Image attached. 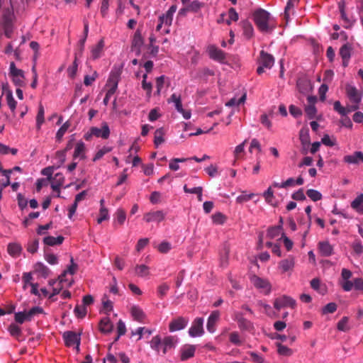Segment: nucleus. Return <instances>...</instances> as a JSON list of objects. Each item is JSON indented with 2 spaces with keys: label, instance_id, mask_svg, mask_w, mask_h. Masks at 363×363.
Returning a JSON list of instances; mask_svg holds the SVG:
<instances>
[{
  "label": "nucleus",
  "instance_id": "obj_3",
  "mask_svg": "<svg viewBox=\"0 0 363 363\" xmlns=\"http://www.w3.org/2000/svg\"><path fill=\"white\" fill-rule=\"evenodd\" d=\"M352 273L347 269H342L341 271L339 284L345 291H350L352 289L363 291V279L362 278H355L353 281L350 279Z\"/></svg>",
  "mask_w": 363,
  "mask_h": 363
},
{
  "label": "nucleus",
  "instance_id": "obj_60",
  "mask_svg": "<svg viewBox=\"0 0 363 363\" xmlns=\"http://www.w3.org/2000/svg\"><path fill=\"white\" fill-rule=\"evenodd\" d=\"M212 220L214 224L222 225L226 220V217L222 213L217 212L212 216Z\"/></svg>",
  "mask_w": 363,
  "mask_h": 363
},
{
  "label": "nucleus",
  "instance_id": "obj_45",
  "mask_svg": "<svg viewBox=\"0 0 363 363\" xmlns=\"http://www.w3.org/2000/svg\"><path fill=\"white\" fill-rule=\"evenodd\" d=\"M152 333V330L145 327H140L135 331L132 332V335H138V339H141L144 336L148 337Z\"/></svg>",
  "mask_w": 363,
  "mask_h": 363
},
{
  "label": "nucleus",
  "instance_id": "obj_15",
  "mask_svg": "<svg viewBox=\"0 0 363 363\" xmlns=\"http://www.w3.org/2000/svg\"><path fill=\"white\" fill-rule=\"evenodd\" d=\"M177 9V6L172 5L165 14H163L160 17V18L162 19V23H164V28L163 29V32L164 33H168L169 32V26L172 24L173 16L176 12Z\"/></svg>",
  "mask_w": 363,
  "mask_h": 363
},
{
  "label": "nucleus",
  "instance_id": "obj_43",
  "mask_svg": "<svg viewBox=\"0 0 363 363\" xmlns=\"http://www.w3.org/2000/svg\"><path fill=\"white\" fill-rule=\"evenodd\" d=\"M340 55L342 58V65L344 67L347 66L348 60L350 57V50L347 45H343L340 50Z\"/></svg>",
  "mask_w": 363,
  "mask_h": 363
},
{
  "label": "nucleus",
  "instance_id": "obj_10",
  "mask_svg": "<svg viewBox=\"0 0 363 363\" xmlns=\"http://www.w3.org/2000/svg\"><path fill=\"white\" fill-rule=\"evenodd\" d=\"M203 318H196L189 329V334L192 337H201L204 333L203 330Z\"/></svg>",
  "mask_w": 363,
  "mask_h": 363
},
{
  "label": "nucleus",
  "instance_id": "obj_5",
  "mask_svg": "<svg viewBox=\"0 0 363 363\" xmlns=\"http://www.w3.org/2000/svg\"><path fill=\"white\" fill-rule=\"evenodd\" d=\"M258 62L259 66L257 67V72L261 74L264 72V69L272 68L274 63V59L272 55L262 50L260 52Z\"/></svg>",
  "mask_w": 363,
  "mask_h": 363
},
{
  "label": "nucleus",
  "instance_id": "obj_23",
  "mask_svg": "<svg viewBox=\"0 0 363 363\" xmlns=\"http://www.w3.org/2000/svg\"><path fill=\"white\" fill-rule=\"evenodd\" d=\"M65 182L64 176L60 174H56L51 179V187L54 191H57L56 196H60V187L63 185Z\"/></svg>",
  "mask_w": 363,
  "mask_h": 363
},
{
  "label": "nucleus",
  "instance_id": "obj_58",
  "mask_svg": "<svg viewBox=\"0 0 363 363\" xmlns=\"http://www.w3.org/2000/svg\"><path fill=\"white\" fill-rule=\"evenodd\" d=\"M306 194L313 201H318L322 199L321 193L315 189H308L306 191Z\"/></svg>",
  "mask_w": 363,
  "mask_h": 363
},
{
  "label": "nucleus",
  "instance_id": "obj_27",
  "mask_svg": "<svg viewBox=\"0 0 363 363\" xmlns=\"http://www.w3.org/2000/svg\"><path fill=\"white\" fill-rule=\"evenodd\" d=\"M132 318L138 322L144 323L146 315L143 309L138 306H132L130 309Z\"/></svg>",
  "mask_w": 363,
  "mask_h": 363
},
{
  "label": "nucleus",
  "instance_id": "obj_14",
  "mask_svg": "<svg viewBox=\"0 0 363 363\" xmlns=\"http://www.w3.org/2000/svg\"><path fill=\"white\" fill-rule=\"evenodd\" d=\"M308 104L305 107V112L309 119H313L316 118L318 120H320L321 116L316 117L317 109L315 106V104L317 101L316 96H308L307 98Z\"/></svg>",
  "mask_w": 363,
  "mask_h": 363
},
{
  "label": "nucleus",
  "instance_id": "obj_33",
  "mask_svg": "<svg viewBox=\"0 0 363 363\" xmlns=\"http://www.w3.org/2000/svg\"><path fill=\"white\" fill-rule=\"evenodd\" d=\"M86 152V146L85 144L79 141L76 143L74 151L73 154V157L74 159L79 158L80 160L84 159L85 157Z\"/></svg>",
  "mask_w": 363,
  "mask_h": 363
},
{
  "label": "nucleus",
  "instance_id": "obj_16",
  "mask_svg": "<svg viewBox=\"0 0 363 363\" xmlns=\"http://www.w3.org/2000/svg\"><path fill=\"white\" fill-rule=\"evenodd\" d=\"M177 9V6L172 5L165 14H163L160 17V18L162 19V23H164V28L163 29V32L164 33H168L169 32V26L172 24L173 16L176 12Z\"/></svg>",
  "mask_w": 363,
  "mask_h": 363
},
{
  "label": "nucleus",
  "instance_id": "obj_52",
  "mask_svg": "<svg viewBox=\"0 0 363 363\" xmlns=\"http://www.w3.org/2000/svg\"><path fill=\"white\" fill-rule=\"evenodd\" d=\"M147 74H143V82H142V88L146 91V94L147 98H150L152 93V84L150 82H147Z\"/></svg>",
  "mask_w": 363,
  "mask_h": 363
},
{
  "label": "nucleus",
  "instance_id": "obj_50",
  "mask_svg": "<svg viewBox=\"0 0 363 363\" xmlns=\"http://www.w3.org/2000/svg\"><path fill=\"white\" fill-rule=\"evenodd\" d=\"M246 141V140H244L242 143L239 144L235 147L233 151V155L235 157L234 163L235 162V160L240 159L241 155L244 153Z\"/></svg>",
  "mask_w": 363,
  "mask_h": 363
},
{
  "label": "nucleus",
  "instance_id": "obj_4",
  "mask_svg": "<svg viewBox=\"0 0 363 363\" xmlns=\"http://www.w3.org/2000/svg\"><path fill=\"white\" fill-rule=\"evenodd\" d=\"M110 135V129L106 122L101 123V128L91 127L89 130L85 133L84 138L86 140H91L92 137L107 139Z\"/></svg>",
  "mask_w": 363,
  "mask_h": 363
},
{
  "label": "nucleus",
  "instance_id": "obj_57",
  "mask_svg": "<svg viewBox=\"0 0 363 363\" xmlns=\"http://www.w3.org/2000/svg\"><path fill=\"white\" fill-rule=\"evenodd\" d=\"M245 99H246V94H244L239 99H236V98L231 99L230 101H228L225 104V106H229V107L239 106L240 104H243L245 102Z\"/></svg>",
  "mask_w": 363,
  "mask_h": 363
},
{
  "label": "nucleus",
  "instance_id": "obj_35",
  "mask_svg": "<svg viewBox=\"0 0 363 363\" xmlns=\"http://www.w3.org/2000/svg\"><path fill=\"white\" fill-rule=\"evenodd\" d=\"M135 274L140 277H148L150 274V267L144 264H137L135 267Z\"/></svg>",
  "mask_w": 363,
  "mask_h": 363
},
{
  "label": "nucleus",
  "instance_id": "obj_48",
  "mask_svg": "<svg viewBox=\"0 0 363 363\" xmlns=\"http://www.w3.org/2000/svg\"><path fill=\"white\" fill-rule=\"evenodd\" d=\"M188 9L191 12H198L201 8L204 6V3L201 2L199 0H194L187 4Z\"/></svg>",
  "mask_w": 363,
  "mask_h": 363
},
{
  "label": "nucleus",
  "instance_id": "obj_63",
  "mask_svg": "<svg viewBox=\"0 0 363 363\" xmlns=\"http://www.w3.org/2000/svg\"><path fill=\"white\" fill-rule=\"evenodd\" d=\"M169 102L174 103L175 108L177 109V111H182V101H181V99H180L179 96H178L176 94H173L171 96V98L169 99Z\"/></svg>",
  "mask_w": 363,
  "mask_h": 363
},
{
  "label": "nucleus",
  "instance_id": "obj_32",
  "mask_svg": "<svg viewBox=\"0 0 363 363\" xmlns=\"http://www.w3.org/2000/svg\"><path fill=\"white\" fill-rule=\"evenodd\" d=\"M196 347L191 345H184L181 349V359L182 360H186L194 355Z\"/></svg>",
  "mask_w": 363,
  "mask_h": 363
},
{
  "label": "nucleus",
  "instance_id": "obj_18",
  "mask_svg": "<svg viewBox=\"0 0 363 363\" xmlns=\"http://www.w3.org/2000/svg\"><path fill=\"white\" fill-rule=\"evenodd\" d=\"M295 267V258L289 256L287 258L281 260L278 264V269L281 274L291 273Z\"/></svg>",
  "mask_w": 363,
  "mask_h": 363
},
{
  "label": "nucleus",
  "instance_id": "obj_20",
  "mask_svg": "<svg viewBox=\"0 0 363 363\" xmlns=\"http://www.w3.org/2000/svg\"><path fill=\"white\" fill-rule=\"evenodd\" d=\"M144 41L141 35L140 30H138L134 33L132 39L131 50L135 52L137 55H139L141 51V48L143 45Z\"/></svg>",
  "mask_w": 363,
  "mask_h": 363
},
{
  "label": "nucleus",
  "instance_id": "obj_11",
  "mask_svg": "<svg viewBox=\"0 0 363 363\" xmlns=\"http://www.w3.org/2000/svg\"><path fill=\"white\" fill-rule=\"evenodd\" d=\"M121 72L119 69L112 70L106 83L107 90L110 94H114L118 88Z\"/></svg>",
  "mask_w": 363,
  "mask_h": 363
},
{
  "label": "nucleus",
  "instance_id": "obj_62",
  "mask_svg": "<svg viewBox=\"0 0 363 363\" xmlns=\"http://www.w3.org/2000/svg\"><path fill=\"white\" fill-rule=\"evenodd\" d=\"M157 250L161 253H167L172 249V245L170 242L163 241L157 246Z\"/></svg>",
  "mask_w": 363,
  "mask_h": 363
},
{
  "label": "nucleus",
  "instance_id": "obj_8",
  "mask_svg": "<svg viewBox=\"0 0 363 363\" xmlns=\"http://www.w3.org/2000/svg\"><path fill=\"white\" fill-rule=\"evenodd\" d=\"M63 338L67 347H74L77 352L79 351L80 335L72 331L64 333Z\"/></svg>",
  "mask_w": 363,
  "mask_h": 363
},
{
  "label": "nucleus",
  "instance_id": "obj_25",
  "mask_svg": "<svg viewBox=\"0 0 363 363\" xmlns=\"http://www.w3.org/2000/svg\"><path fill=\"white\" fill-rule=\"evenodd\" d=\"M346 94L352 102L358 104L362 99L358 90L352 85L348 84L346 86Z\"/></svg>",
  "mask_w": 363,
  "mask_h": 363
},
{
  "label": "nucleus",
  "instance_id": "obj_64",
  "mask_svg": "<svg viewBox=\"0 0 363 363\" xmlns=\"http://www.w3.org/2000/svg\"><path fill=\"white\" fill-rule=\"evenodd\" d=\"M169 102L174 103L175 108L177 109V111H182V101H181V99H180L179 96H178L176 94H173L171 96V98L169 99Z\"/></svg>",
  "mask_w": 363,
  "mask_h": 363
},
{
  "label": "nucleus",
  "instance_id": "obj_17",
  "mask_svg": "<svg viewBox=\"0 0 363 363\" xmlns=\"http://www.w3.org/2000/svg\"><path fill=\"white\" fill-rule=\"evenodd\" d=\"M251 283L257 289L262 290L264 293H269L271 290L269 282L264 279L260 278L256 275L250 277Z\"/></svg>",
  "mask_w": 363,
  "mask_h": 363
},
{
  "label": "nucleus",
  "instance_id": "obj_31",
  "mask_svg": "<svg viewBox=\"0 0 363 363\" xmlns=\"http://www.w3.org/2000/svg\"><path fill=\"white\" fill-rule=\"evenodd\" d=\"M34 273L38 276L46 278L50 274L49 268L42 262L36 263L33 267Z\"/></svg>",
  "mask_w": 363,
  "mask_h": 363
},
{
  "label": "nucleus",
  "instance_id": "obj_24",
  "mask_svg": "<svg viewBox=\"0 0 363 363\" xmlns=\"http://www.w3.org/2000/svg\"><path fill=\"white\" fill-rule=\"evenodd\" d=\"M104 46L105 43L103 39H101L96 45H94L91 48V58L92 60L100 58L103 55Z\"/></svg>",
  "mask_w": 363,
  "mask_h": 363
},
{
  "label": "nucleus",
  "instance_id": "obj_47",
  "mask_svg": "<svg viewBox=\"0 0 363 363\" xmlns=\"http://www.w3.org/2000/svg\"><path fill=\"white\" fill-rule=\"evenodd\" d=\"M262 151L261 145L257 139L254 138L251 140L250 145L249 146V152L250 153H256L257 155L259 154Z\"/></svg>",
  "mask_w": 363,
  "mask_h": 363
},
{
  "label": "nucleus",
  "instance_id": "obj_39",
  "mask_svg": "<svg viewBox=\"0 0 363 363\" xmlns=\"http://www.w3.org/2000/svg\"><path fill=\"white\" fill-rule=\"evenodd\" d=\"M242 28L243 30V35L245 36V38L250 39L253 36L254 28L250 22H242Z\"/></svg>",
  "mask_w": 363,
  "mask_h": 363
},
{
  "label": "nucleus",
  "instance_id": "obj_37",
  "mask_svg": "<svg viewBox=\"0 0 363 363\" xmlns=\"http://www.w3.org/2000/svg\"><path fill=\"white\" fill-rule=\"evenodd\" d=\"M277 348V353L281 356L289 357L294 353L293 350L289 347L282 345L281 342H277L275 343Z\"/></svg>",
  "mask_w": 363,
  "mask_h": 363
},
{
  "label": "nucleus",
  "instance_id": "obj_6",
  "mask_svg": "<svg viewBox=\"0 0 363 363\" xmlns=\"http://www.w3.org/2000/svg\"><path fill=\"white\" fill-rule=\"evenodd\" d=\"M72 284V279H65L63 276H60L58 279L52 280L50 282L52 287L50 296L58 294L65 286H70Z\"/></svg>",
  "mask_w": 363,
  "mask_h": 363
},
{
  "label": "nucleus",
  "instance_id": "obj_7",
  "mask_svg": "<svg viewBox=\"0 0 363 363\" xmlns=\"http://www.w3.org/2000/svg\"><path fill=\"white\" fill-rule=\"evenodd\" d=\"M9 76L13 82L18 86H22L25 83L24 72L22 69H18L14 62H11L9 67Z\"/></svg>",
  "mask_w": 363,
  "mask_h": 363
},
{
  "label": "nucleus",
  "instance_id": "obj_55",
  "mask_svg": "<svg viewBox=\"0 0 363 363\" xmlns=\"http://www.w3.org/2000/svg\"><path fill=\"white\" fill-rule=\"evenodd\" d=\"M337 329L340 331L346 332L350 329L349 325V318L347 317H343L338 323H337Z\"/></svg>",
  "mask_w": 363,
  "mask_h": 363
},
{
  "label": "nucleus",
  "instance_id": "obj_51",
  "mask_svg": "<svg viewBox=\"0 0 363 363\" xmlns=\"http://www.w3.org/2000/svg\"><path fill=\"white\" fill-rule=\"evenodd\" d=\"M187 160L188 158H174L169 161V168L172 171H177L180 168L179 163L184 162Z\"/></svg>",
  "mask_w": 363,
  "mask_h": 363
},
{
  "label": "nucleus",
  "instance_id": "obj_56",
  "mask_svg": "<svg viewBox=\"0 0 363 363\" xmlns=\"http://www.w3.org/2000/svg\"><path fill=\"white\" fill-rule=\"evenodd\" d=\"M39 247V241L38 239L30 240L27 245V250L28 252L34 254L35 253Z\"/></svg>",
  "mask_w": 363,
  "mask_h": 363
},
{
  "label": "nucleus",
  "instance_id": "obj_21",
  "mask_svg": "<svg viewBox=\"0 0 363 363\" xmlns=\"http://www.w3.org/2000/svg\"><path fill=\"white\" fill-rule=\"evenodd\" d=\"M188 319L183 317H179L172 320L169 325L170 332H175L186 328L188 324Z\"/></svg>",
  "mask_w": 363,
  "mask_h": 363
},
{
  "label": "nucleus",
  "instance_id": "obj_13",
  "mask_svg": "<svg viewBox=\"0 0 363 363\" xmlns=\"http://www.w3.org/2000/svg\"><path fill=\"white\" fill-rule=\"evenodd\" d=\"M13 19V12L11 10H7L4 14L3 26L5 35L10 38L13 32L12 21Z\"/></svg>",
  "mask_w": 363,
  "mask_h": 363
},
{
  "label": "nucleus",
  "instance_id": "obj_12",
  "mask_svg": "<svg viewBox=\"0 0 363 363\" xmlns=\"http://www.w3.org/2000/svg\"><path fill=\"white\" fill-rule=\"evenodd\" d=\"M295 306L296 301L292 298L286 296L279 297L274 302V306L278 311L285 308H294Z\"/></svg>",
  "mask_w": 363,
  "mask_h": 363
},
{
  "label": "nucleus",
  "instance_id": "obj_19",
  "mask_svg": "<svg viewBox=\"0 0 363 363\" xmlns=\"http://www.w3.org/2000/svg\"><path fill=\"white\" fill-rule=\"evenodd\" d=\"M166 213L163 211H150L144 215L143 219L147 223H160L164 220Z\"/></svg>",
  "mask_w": 363,
  "mask_h": 363
},
{
  "label": "nucleus",
  "instance_id": "obj_46",
  "mask_svg": "<svg viewBox=\"0 0 363 363\" xmlns=\"http://www.w3.org/2000/svg\"><path fill=\"white\" fill-rule=\"evenodd\" d=\"M55 164L56 165L57 168L63 164L66 160V150L57 152L55 157Z\"/></svg>",
  "mask_w": 363,
  "mask_h": 363
},
{
  "label": "nucleus",
  "instance_id": "obj_26",
  "mask_svg": "<svg viewBox=\"0 0 363 363\" xmlns=\"http://www.w3.org/2000/svg\"><path fill=\"white\" fill-rule=\"evenodd\" d=\"M343 161L347 164H357L359 162H363V152L356 151L352 155H345Z\"/></svg>",
  "mask_w": 363,
  "mask_h": 363
},
{
  "label": "nucleus",
  "instance_id": "obj_44",
  "mask_svg": "<svg viewBox=\"0 0 363 363\" xmlns=\"http://www.w3.org/2000/svg\"><path fill=\"white\" fill-rule=\"evenodd\" d=\"M8 252L13 257H18L22 250L21 245L18 243H10L7 248Z\"/></svg>",
  "mask_w": 363,
  "mask_h": 363
},
{
  "label": "nucleus",
  "instance_id": "obj_1",
  "mask_svg": "<svg viewBox=\"0 0 363 363\" xmlns=\"http://www.w3.org/2000/svg\"><path fill=\"white\" fill-rule=\"evenodd\" d=\"M178 340L177 336L168 335L162 339L160 335H155L151 339L150 346L151 349L155 350L157 354L162 352L164 354L168 350L176 347Z\"/></svg>",
  "mask_w": 363,
  "mask_h": 363
},
{
  "label": "nucleus",
  "instance_id": "obj_42",
  "mask_svg": "<svg viewBox=\"0 0 363 363\" xmlns=\"http://www.w3.org/2000/svg\"><path fill=\"white\" fill-rule=\"evenodd\" d=\"M45 122V109L43 105L38 107V111L36 116V128L38 130L41 128L42 125Z\"/></svg>",
  "mask_w": 363,
  "mask_h": 363
},
{
  "label": "nucleus",
  "instance_id": "obj_29",
  "mask_svg": "<svg viewBox=\"0 0 363 363\" xmlns=\"http://www.w3.org/2000/svg\"><path fill=\"white\" fill-rule=\"evenodd\" d=\"M3 94L6 95L7 104L12 112H14L16 108V101H15L11 91L7 89L6 85H3Z\"/></svg>",
  "mask_w": 363,
  "mask_h": 363
},
{
  "label": "nucleus",
  "instance_id": "obj_61",
  "mask_svg": "<svg viewBox=\"0 0 363 363\" xmlns=\"http://www.w3.org/2000/svg\"><path fill=\"white\" fill-rule=\"evenodd\" d=\"M254 196L255 194L252 193L247 194L246 192H242V194L239 195L236 198V202L238 203H243L251 200Z\"/></svg>",
  "mask_w": 363,
  "mask_h": 363
},
{
  "label": "nucleus",
  "instance_id": "obj_28",
  "mask_svg": "<svg viewBox=\"0 0 363 363\" xmlns=\"http://www.w3.org/2000/svg\"><path fill=\"white\" fill-rule=\"evenodd\" d=\"M284 233L281 226H274L268 229L267 236L270 239L281 240Z\"/></svg>",
  "mask_w": 363,
  "mask_h": 363
},
{
  "label": "nucleus",
  "instance_id": "obj_54",
  "mask_svg": "<svg viewBox=\"0 0 363 363\" xmlns=\"http://www.w3.org/2000/svg\"><path fill=\"white\" fill-rule=\"evenodd\" d=\"M110 218L108 210L107 208H100L99 209V215L97 218V223L99 224L101 223L105 220H108Z\"/></svg>",
  "mask_w": 363,
  "mask_h": 363
},
{
  "label": "nucleus",
  "instance_id": "obj_40",
  "mask_svg": "<svg viewBox=\"0 0 363 363\" xmlns=\"http://www.w3.org/2000/svg\"><path fill=\"white\" fill-rule=\"evenodd\" d=\"M99 329L102 333H108L113 329V325L110 319L107 317L101 319L99 324Z\"/></svg>",
  "mask_w": 363,
  "mask_h": 363
},
{
  "label": "nucleus",
  "instance_id": "obj_49",
  "mask_svg": "<svg viewBox=\"0 0 363 363\" xmlns=\"http://www.w3.org/2000/svg\"><path fill=\"white\" fill-rule=\"evenodd\" d=\"M311 287L318 291L320 294H325L326 291L325 286L321 284L320 281L318 279H313L311 281Z\"/></svg>",
  "mask_w": 363,
  "mask_h": 363
},
{
  "label": "nucleus",
  "instance_id": "obj_53",
  "mask_svg": "<svg viewBox=\"0 0 363 363\" xmlns=\"http://www.w3.org/2000/svg\"><path fill=\"white\" fill-rule=\"evenodd\" d=\"M15 320L16 323L19 324H22L26 321L31 320L28 317V315L26 311L23 312H18L15 313Z\"/></svg>",
  "mask_w": 363,
  "mask_h": 363
},
{
  "label": "nucleus",
  "instance_id": "obj_2",
  "mask_svg": "<svg viewBox=\"0 0 363 363\" xmlns=\"http://www.w3.org/2000/svg\"><path fill=\"white\" fill-rule=\"evenodd\" d=\"M253 18L257 27L262 32H270L276 27V22L273 16L264 9L255 11Z\"/></svg>",
  "mask_w": 363,
  "mask_h": 363
},
{
  "label": "nucleus",
  "instance_id": "obj_59",
  "mask_svg": "<svg viewBox=\"0 0 363 363\" xmlns=\"http://www.w3.org/2000/svg\"><path fill=\"white\" fill-rule=\"evenodd\" d=\"M263 197L267 203L269 204H273V201L274 199V191L272 190V186H269L264 193Z\"/></svg>",
  "mask_w": 363,
  "mask_h": 363
},
{
  "label": "nucleus",
  "instance_id": "obj_41",
  "mask_svg": "<svg viewBox=\"0 0 363 363\" xmlns=\"http://www.w3.org/2000/svg\"><path fill=\"white\" fill-rule=\"evenodd\" d=\"M64 238L62 236L53 237L47 236L43 239V242L45 245L49 246H54L56 245H60L62 243Z\"/></svg>",
  "mask_w": 363,
  "mask_h": 363
},
{
  "label": "nucleus",
  "instance_id": "obj_9",
  "mask_svg": "<svg viewBox=\"0 0 363 363\" xmlns=\"http://www.w3.org/2000/svg\"><path fill=\"white\" fill-rule=\"evenodd\" d=\"M206 52L211 59L220 63L225 62V54L218 47L210 45L207 47Z\"/></svg>",
  "mask_w": 363,
  "mask_h": 363
},
{
  "label": "nucleus",
  "instance_id": "obj_38",
  "mask_svg": "<svg viewBox=\"0 0 363 363\" xmlns=\"http://www.w3.org/2000/svg\"><path fill=\"white\" fill-rule=\"evenodd\" d=\"M165 131L162 128H158L155 132L154 144L157 147L164 142Z\"/></svg>",
  "mask_w": 363,
  "mask_h": 363
},
{
  "label": "nucleus",
  "instance_id": "obj_30",
  "mask_svg": "<svg viewBox=\"0 0 363 363\" xmlns=\"http://www.w3.org/2000/svg\"><path fill=\"white\" fill-rule=\"evenodd\" d=\"M318 250L322 256L328 257L333 253V248L328 241H321L318 243Z\"/></svg>",
  "mask_w": 363,
  "mask_h": 363
},
{
  "label": "nucleus",
  "instance_id": "obj_36",
  "mask_svg": "<svg viewBox=\"0 0 363 363\" xmlns=\"http://www.w3.org/2000/svg\"><path fill=\"white\" fill-rule=\"evenodd\" d=\"M351 207L357 213L363 214V194L354 199L351 203Z\"/></svg>",
  "mask_w": 363,
  "mask_h": 363
},
{
  "label": "nucleus",
  "instance_id": "obj_34",
  "mask_svg": "<svg viewBox=\"0 0 363 363\" xmlns=\"http://www.w3.org/2000/svg\"><path fill=\"white\" fill-rule=\"evenodd\" d=\"M333 106L334 110L342 116H347L352 111H354L357 108V106H351L350 108L343 107L339 101H335Z\"/></svg>",
  "mask_w": 363,
  "mask_h": 363
},
{
  "label": "nucleus",
  "instance_id": "obj_22",
  "mask_svg": "<svg viewBox=\"0 0 363 363\" xmlns=\"http://www.w3.org/2000/svg\"><path fill=\"white\" fill-rule=\"evenodd\" d=\"M220 318V312L218 311H213L209 315L207 321L206 328L209 333H213L216 330V325Z\"/></svg>",
  "mask_w": 363,
  "mask_h": 363
}]
</instances>
